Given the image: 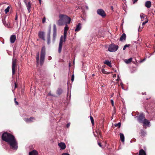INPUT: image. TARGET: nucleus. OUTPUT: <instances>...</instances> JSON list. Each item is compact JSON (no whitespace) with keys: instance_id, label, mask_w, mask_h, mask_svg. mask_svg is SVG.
I'll return each instance as SVG.
<instances>
[{"instance_id":"obj_1","label":"nucleus","mask_w":155,"mask_h":155,"mask_svg":"<svg viewBox=\"0 0 155 155\" xmlns=\"http://www.w3.org/2000/svg\"><path fill=\"white\" fill-rule=\"evenodd\" d=\"M2 140L9 145L10 148L16 150L18 148V143L14 136L10 133L5 132L2 136Z\"/></svg>"},{"instance_id":"obj_2","label":"nucleus","mask_w":155,"mask_h":155,"mask_svg":"<svg viewBox=\"0 0 155 155\" xmlns=\"http://www.w3.org/2000/svg\"><path fill=\"white\" fill-rule=\"evenodd\" d=\"M59 20L57 22V24L58 26H61L64 24H69L71 21L70 18L64 15L60 14L59 15Z\"/></svg>"},{"instance_id":"obj_3","label":"nucleus","mask_w":155,"mask_h":155,"mask_svg":"<svg viewBox=\"0 0 155 155\" xmlns=\"http://www.w3.org/2000/svg\"><path fill=\"white\" fill-rule=\"evenodd\" d=\"M67 35H61L60 39V41L58 47V52L59 53H61L63 44V42H65L66 40Z\"/></svg>"},{"instance_id":"obj_4","label":"nucleus","mask_w":155,"mask_h":155,"mask_svg":"<svg viewBox=\"0 0 155 155\" xmlns=\"http://www.w3.org/2000/svg\"><path fill=\"white\" fill-rule=\"evenodd\" d=\"M45 48L43 47L41 48L40 58V65L41 66H42L44 63L45 60Z\"/></svg>"},{"instance_id":"obj_5","label":"nucleus","mask_w":155,"mask_h":155,"mask_svg":"<svg viewBox=\"0 0 155 155\" xmlns=\"http://www.w3.org/2000/svg\"><path fill=\"white\" fill-rule=\"evenodd\" d=\"M17 60L13 58L12 63V76H14L15 73V68L17 67Z\"/></svg>"},{"instance_id":"obj_6","label":"nucleus","mask_w":155,"mask_h":155,"mask_svg":"<svg viewBox=\"0 0 155 155\" xmlns=\"http://www.w3.org/2000/svg\"><path fill=\"white\" fill-rule=\"evenodd\" d=\"M118 46L114 44H112L109 46L108 51L110 52H114L116 51L118 49Z\"/></svg>"},{"instance_id":"obj_7","label":"nucleus","mask_w":155,"mask_h":155,"mask_svg":"<svg viewBox=\"0 0 155 155\" xmlns=\"http://www.w3.org/2000/svg\"><path fill=\"white\" fill-rule=\"evenodd\" d=\"M144 119H145V115L143 113H142L138 116L137 120L139 123H142Z\"/></svg>"},{"instance_id":"obj_8","label":"nucleus","mask_w":155,"mask_h":155,"mask_svg":"<svg viewBox=\"0 0 155 155\" xmlns=\"http://www.w3.org/2000/svg\"><path fill=\"white\" fill-rule=\"evenodd\" d=\"M24 2L26 5V7L29 12H30L31 11V1L30 0H24Z\"/></svg>"},{"instance_id":"obj_9","label":"nucleus","mask_w":155,"mask_h":155,"mask_svg":"<svg viewBox=\"0 0 155 155\" xmlns=\"http://www.w3.org/2000/svg\"><path fill=\"white\" fill-rule=\"evenodd\" d=\"M53 40L55 41L57 36V28L56 25L54 24L53 26Z\"/></svg>"},{"instance_id":"obj_10","label":"nucleus","mask_w":155,"mask_h":155,"mask_svg":"<svg viewBox=\"0 0 155 155\" xmlns=\"http://www.w3.org/2000/svg\"><path fill=\"white\" fill-rule=\"evenodd\" d=\"M97 13L98 14L101 16L102 17H104L106 15V13L104 10L101 9H98L97 11Z\"/></svg>"},{"instance_id":"obj_11","label":"nucleus","mask_w":155,"mask_h":155,"mask_svg":"<svg viewBox=\"0 0 155 155\" xmlns=\"http://www.w3.org/2000/svg\"><path fill=\"white\" fill-rule=\"evenodd\" d=\"M45 33L44 32L42 31H40L38 33V36L39 38L44 41H45Z\"/></svg>"},{"instance_id":"obj_12","label":"nucleus","mask_w":155,"mask_h":155,"mask_svg":"<svg viewBox=\"0 0 155 155\" xmlns=\"http://www.w3.org/2000/svg\"><path fill=\"white\" fill-rule=\"evenodd\" d=\"M51 32V27H50L48 32L47 35V44L49 45L50 43V34Z\"/></svg>"},{"instance_id":"obj_13","label":"nucleus","mask_w":155,"mask_h":155,"mask_svg":"<svg viewBox=\"0 0 155 155\" xmlns=\"http://www.w3.org/2000/svg\"><path fill=\"white\" fill-rule=\"evenodd\" d=\"M35 118L34 117H31L29 118H25L24 119V120L26 123L31 122L33 121V120H35Z\"/></svg>"},{"instance_id":"obj_14","label":"nucleus","mask_w":155,"mask_h":155,"mask_svg":"<svg viewBox=\"0 0 155 155\" xmlns=\"http://www.w3.org/2000/svg\"><path fill=\"white\" fill-rule=\"evenodd\" d=\"M58 146L62 150L64 149L66 147V146L65 143L63 142L59 143H58Z\"/></svg>"},{"instance_id":"obj_15","label":"nucleus","mask_w":155,"mask_h":155,"mask_svg":"<svg viewBox=\"0 0 155 155\" xmlns=\"http://www.w3.org/2000/svg\"><path fill=\"white\" fill-rule=\"evenodd\" d=\"M16 39V35H11L10 38V41L12 43H13L15 42Z\"/></svg>"},{"instance_id":"obj_16","label":"nucleus","mask_w":155,"mask_h":155,"mask_svg":"<svg viewBox=\"0 0 155 155\" xmlns=\"http://www.w3.org/2000/svg\"><path fill=\"white\" fill-rule=\"evenodd\" d=\"M151 5V3L150 1H147L145 3V6L147 8H150Z\"/></svg>"},{"instance_id":"obj_17","label":"nucleus","mask_w":155,"mask_h":155,"mask_svg":"<svg viewBox=\"0 0 155 155\" xmlns=\"http://www.w3.org/2000/svg\"><path fill=\"white\" fill-rule=\"evenodd\" d=\"M81 23H78V25L76 26V27L75 31L77 32L81 30Z\"/></svg>"},{"instance_id":"obj_18","label":"nucleus","mask_w":155,"mask_h":155,"mask_svg":"<svg viewBox=\"0 0 155 155\" xmlns=\"http://www.w3.org/2000/svg\"><path fill=\"white\" fill-rule=\"evenodd\" d=\"M126 38V35L124 33H123L120 37V40L121 41H125Z\"/></svg>"},{"instance_id":"obj_19","label":"nucleus","mask_w":155,"mask_h":155,"mask_svg":"<svg viewBox=\"0 0 155 155\" xmlns=\"http://www.w3.org/2000/svg\"><path fill=\"white\" fill-rule=\"evenodd\" d=\"M104 63L105 64L107 65V66H109V67H112V65L111 64V63L110 61H109L108 60H105L104 62Z\"/></svg>"},{"instance_id":"obj_20","label":"nucleus","mask_w":155,"mask_h":155,"mask_svg":"<svg viewBox=\"0 0 155 155\" xmlns=\"http://www.w3.org/2000/svg\"><path fill=\"white\" fill-rule=\"evenodd\" d=\"M29 155H38V152L36 150H33L29 153Z\"/></svg>"},{"instance_id":"obj_21","label":"nucleus","mask_w":155,"mask_h":155,"mask_svg":"<svg viewBox=\"0 0 155 155\" xmlns=\"http://www.w3.org/2000/svg\"><path fill=\"white\" fill-rule=\"evenodd\" d=\"M69 29V27L68 26L67 24H66V26L64 28V34L66 35L67 33V31Z\"/></svg>"},{"instance_id":"obj_22","label":"nucleus","mask_w":155,"mask_h":155,"mask_svg":"<svg viewBox=\"0 0 155 155\" xmlns=\"http://www.w3.org/2000/svg\"><path fill=\"white\" fill-rule=\"evenodd\" d=\"M142 123H143L144 125H148L149 124L150 122L149 120L145 118L143 121V122H142Z\"/></svg>"},{"instance_id":"obj_23","label":"nucleus","mask_w":155,"mask_h":155,"mask_svg":"<svg viewBox=\"0 0 155 155\" xmlns=\"http://www.w3.org/2000/svg\"><path fill=\"white\" fill-rule=\"evenodd\" d=\"M120 136L121 141L122 142H124V137L123 134L120 133Z\"/></svg>"},{"instance_id":"obj_24","label":"nucleus","mask_w":155,"mask_h":155,"mask_svg":"<svg viewBox=\"0 0 155 155\" xmlns=\"http://www.w3.org/2000/svg\"><path fill=\"white\" fill-rule=\"evenodd\" d=\"M63 91L62 89L61 88H59L57 90V94L58 95H61Z\"/></svg>"},{"instance_id":"obj_25","label":"nucleus","mask_w":155,"mask_h":155,"mask_svg":"<svg viewBox=\"0 0 155 155\" xmlns=\"http://www.w3.org/2000/svg\"><path fill=\"white\" fill-rule=\"evenodd\" d=\"M132 58H130L128 59H125L124 60L125 62L127 64L130 63L132 61Z\"/></svg>"},{"instance_id":"obj_26","label":"nucleus","mask_w":155,"mask_h":155,"mask_svg":"<svg viewBox=\"0 0 155 155\" xmlns=\"http://www.w3.org/2000/svg\"><path fill=\"white\" fill-rule=\"evenodd\" d=\"M140 134L141 136H144L146 133L143 130H141Z\"/></svg>"},{"instance_id":"obj_27","label":"nucleus","mask_w":155,"mask_h":155,"mask_svg":"<svg viewBox=\"0 0 155 155\" xmlns=\"http://www.w3.org/2000/svg\"><path fill=\"white\" fill-rule=\"evenodd\" d=\"M37 57L36 58V62L38 64L39 61V52L37 53Z\"/></svg>"},{"instance_id":"obj_28","label":"nucleus","mask_w":155,"mask_h":155,"mask_svg":"<svg viewBox=\"0 0 155 155\" xmlns=\"http://www.w3.org/2000/svg\"><path fill=\"white\" fill-rule=\"evenodd\" d=\"M101 72L104 74H110V72H107L105 71V69H103L101 70Z\"/></svg>"},{"instance_id":"obj_29","label":"nucleus","mask_w":155,"mask_h":155,"mask_svg":"<svg viewBox=\"0 0 155 155\" xmlns=\"http://www.w3.org/2000/svg\"><path fill=\"white\" fill-rule=\"evenodd\" d=\"M146 15H145L143 13L141 14H140V17L142 19V20H143V19L144 18L146 17Z\"/></svg>"},{"instance_id":"obj_30","label":"nucleus","mask_w":155,"mask_h":155,"mask_svg":"<svg viewBox=\"0 0 155 155\" xmlns=\"http://www.w3.org/2000/svg\"><path fill=\"white\" fill-rule=\"evenodd\" d=\"M91 120L93 125H94V119L92 116L90 117Z\"/></svg>"},{"instance_id":"obj_31","label":"nucleus","mask_w":155,"mask_h":155,"mask_svg":"<svg viewBox=\"0 0 155 155\" xmlns=\"http://www.w3.org/2000/svg\"><path fill=\"white\" fill-rule=\"evenodd\" d=\"M10 7L8 6L7 8L5 10V12L6 13H7L9 11Z\"/></svg>"},{"instance_id":"obj_32","label":"nucleus","mask_w":155,"mask_h":155,"mask_svg":"<svg viewBox=\"0 0 155 155\" xmlns=\"http://www.w3.org/2000/svg\"><path fill=\"white\" fill-rule=\"evenodd\" d=\"M130 45V44H128V45L126 44V45H125L123 48V50H125L126 48L129 47Z\"/></svg>"},{"instance_id":"obj_33","label":"nucleus","mask_w":155,"mask_h":155,"mask_svg":"<svg viewBox=\"0 0 155 155\" xmlns=\"http://www.w3.org/2000/svg\"><path fill=\"white\" fill-rule=\"evenodd\" d=\"M115 126L116 127H118V128H120L121 126V123L120 122H119L117 124H115Z\"/></svg>"},{"instance_id":"obj_34","label":"nucleus","mask_w":155,"mask_h":155,"mask_svg":"<svg viewBox=\"0 0 155 155\" xmlns=\"http://www.w3.org/2000/svg\"><path fill=\"white\" fill-rule=\"evenodd\" d=\"M148 20L147 19V20L145 22H143L142 23V25L143 26L146 23L148 22Z\"/></svg>"},{"instance_id":"obj_35","label":"nucleus","mask_w":155,"mask_h":155,"mask_svg":"<svg viewBox=\"0 0 155 155\" xmlns=\"http://www.w3.org/2000/svg\"><path fill=\"white\" fill-rule=\"evenodd\" d=\"M14 101L15 102V104L17 105H18L19 104H18V102H17V101H16V98H15L14 99Z\"/></svg>"},{"instance_id":"obj_36","label":"nucleus","mask_w":155,"mask_h":155,"mask_svg":"<svg viewBox=\"0 0 155 155\" xmlns=\"http://www.w3.org/2000/svg\"><path fill=\"white\" fill-rule=\"evenodd\" d=\"M74 79V74H73L71 77V80L73 82Z\"/></svg>"},{"instance_id":"obj_37","label":"nucleus","mask_w":155,"mask_h":155,"mask_svg":"<svg viewBox=\"0 0 155 155\" xmlns=\"http://www.w3.org/2000/svg\"><path fill=\"white\" fill-rule=\"evenodd\" d=\"M46 21V18L45 17H44L42 21V22L43 23H44Z\"/></svg>"},{"instance_id":"obj_38","label":"nucleus","mask_w":155,"mask_h":155,"mask_svg":"<svg viewBox=\"0 0 155 155\" xmlns=\"http://www.w3.org/2000/svg\"><path fill=\"white\" fill-rule=\"evenodd\" d=\"M98 135H100L101 136V132L100 131H96Z\"/></svg>"},{"instance_id":"obj_39","label":"nucleus","mask_w":155,"mask_h":155,"mask_svg":"<svg viewBox=\"0 0 155 155\" xmlns=\"http://www.w3.org/2000/svg\"><path fill=\"white\" fill-rule=\"evenodd\" d=\"M18 16L17 15V14H16V15H15V20H17V19H18Z\"/></svg>"},{"instance_id":"obj_40","label":"nucleus","mask_w":155,"mask_h":155,"mask_svg":"<svg viewBox=\"0 0 155 155\" xmlns=\"http://www.w3.org/2000/svg\"><path fill=\"white\" fill-rule=\"evenodd\" d=\"M61 155H70V154L67 153H63Z\"/></svg>"},{"instance_id":"obj_41","label":"nucleus","mask_w":155,"mask_h":155,"mask_svg":"<svg viewBox=\"0 0 155 155\" xmlns=\"http://www.w3.org/2000/svg\"><path fill=\"white\" fill-rule=\"evenodd\" d=\"M110 102H111V103L112 104V106H114V101H113L112 100H110Z\"/></svg>"},{"instance_id":"obj_42","label":"nucleus","mask_w":155,"mask_h":155,"mask_svg":"<svg viewBox=\"0 0 155 155\" xmlns=\"http://www.w3.org/2000/svg\"><path fill=\"white\" fill-rule=\"evenodd\" d=\"M17 87V84L15 83V89Z\"/></svg>"},{"instance_id":"obj_43","label":"nucleus","mask_w":155,"mask_h":155,"mask_svg":"<svg viewBox=\"0 0 155 155\" xmlns=\"http://www.w3.org/2000/svg\"><path fill=\"white\" fill-rule=\"evenodd\" d=\"M133 1V3L134 4L135 3H136V2H137L138 0H132Z\"/></svg>"},{"instance_id":"obj_44","label":"nucleus","mask_w":155,"mask_h":155,"mask_svg":"<svg viewBox=\"0 0 155 155\" xmlns=\"http://www.w3.org/2000/svg\"><path fill=\"white\" fill-rule=\"evenodd\" d=\"M70 126V123H69L67 124L66 125V127L67 128H68Z\"/></svg>"},{"instance_id":"obj_45","label":"nucleus","mask_w":155,"mask_h":155,"mask_svg":"<svg viewBox=\"0 0 155 155\" xmlns=\"http://www.w3.org/2000/svg\"><path fill=\"white\" fill-rule=\"evenodd\" d=\"M98 145L100 147H102V145H101V144L100 143H99V142H98Z\"/></svg>"},{"instance_id":"obj_46","label":"nucleus","mask_w":155,"mask_h":155,"mask_svg":"<svg viewBox=\"0 0 155 155\" xmlns=\"http://www.w3.org/2000/svg\"><path fill=\"white\" fill-rule=\"evenodd\" d=\"M111 9H113V6H111Z\"/></svg>"},{"instance_id":"obj_47","label":"nucleus","mask_w":155,"mask_h":155,"mask_svg":"<svg viewBox=\"0 0 155 155\" xmlns=\"http://www.w3.org/2000/svg\"><path fill=\"white\" fill-rule=\"evenodd\" d=\"M116 74H114V75L113 77H116Z\"/></svg>"},{"instance_id":"obj_48","label":"nucleus","mask_w":155,"mask_h":155,"mask_svg":"<svg viewBox=\"0 0 155 155\" xmlns=\"http://www.w3.org/2000/svg\"><path fill=\"white\" fill-rule=\"evenodd\" d=\"M40 3H41V0H38Z\"/></svg>"},{"instance_id":"obj_49","label":"nucleus","mask_w":155,"mask_h":155,"mask_svg":"<svg viewBox=\"0 0 155 155\" xmlns=\"http://www.w3.org/2000/svg\"><path fill=\"white\" fill-rule=\"evenodd\" d=\"M144 60H141V62H142Z\"/></svg>"},{"instance_id":"obj_50","label":"nucleus","mask_w":155,"mask_h":155,"mask_svg":"<svg viewBox=\"0 0 155 155\" xmlns=\"http://www.w3.org/2000/svg\"><path fill=\"white\" fill-rule=\"evenodd\" d=\"M117 81H118L119 80L118 79H117Z\"/></svg>"},{"instance_id":"obj_51","label":"nucleus","mask_w":155,"mask_h":155,"mask_svg":"<svg viewBox=\"0 0 155 155\" xmlns=\"http://www.w3.org/2000/svg\"><path fill=\"white\" fill-rule=\"evenodd\" d=\"M17 23H18V21H17Z\"/></svg>"},{"instance_id":"obj_52","label":"nucleus","mask_w":155,"mask_h":155,"mask_svg":"<svg viewBox=\"0 0 155 155\" xmlns=\"http://www.w3.org/2000/svg\"><path fill=\"white\" fill-rule=\"evenodd\" d=\"M148 47H149V46H147Z\"/></svg>"},{"instance_id":"obj_53","label":"nucleus","mask_w":155,"mask_h":155,"mask_svg":"<svg viewBox=\"0 0 155 155\" xmlns=\"http://www.w3.org/2000/svg\"><path fill=\"white\" fill-rule=\"evenodd\" d=\"M148 47H149V46H147Z\"/></svg>"},{"instance_id":"obj_54","label":"nucleus","mask_w":155,"mask_h":155,"mask_svg":"<svg viewBox=\"0 0 155 155\" xmlns=\"http://www.w3.org/2000/svg\"><path fill=\"white\" fill-rule=\"evenodd\" d=\"M154 36L155 37V35H154Z\"/></svg>"}]
</instances>
